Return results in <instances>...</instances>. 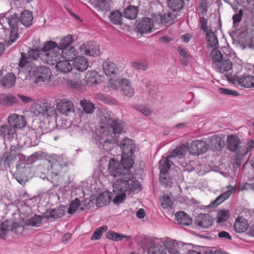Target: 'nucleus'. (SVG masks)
Returning a JSON list of instances; mask_svg holds the SVG:
<instances>
[{
    "mask_svg": "<svg viewBox=\"0 0 254 254\" xmlns=\"http://www.w3.org/2000/svg\"><path fill=\"white\" fill-rule=\"evenodd\" d=\"M80 105L83 110L87 114L92 113L94 110V106L93 103L85 99L80 101Z\"/></svg>",
    "mask_w": 254,
    "mask_h": 254,
    "instance_id": "obj_48",
    "label": "nucleus"
},
{
    "mask_svg": "<svg viewBox=\"0 0 254 254\" xmlns=\"http://www.w3.org/2000/svg\"><path fill=\"white\" fill-rule=\"evenodd\" d=\"M42 218L40 216H35L33 217L28 221V224L33 226L38 227L42 223Z\"/></svg>",
    "mask_w": 254,
    "mask_h": 254,
    "instance_id": "obj_59",
    "label": "nucleus"
},
{
    "mask_svg": "<svg viewBox=\"0 0 254 254\" xmlns=\"http://www.w3.org/2000/svg\"><path fill=\"white\" fill-rule=\"evenodd\" d=\"M189 146L190 153L194 155L206 152L208 147L205 141L200 140L192 141Z\"/></svg>",
    "mask_w": 254,
    "mask_h": 254,
    "instance_id": "obj_13",
    "label": "nucleus"
},
{
    "mask_svg": "<svg viewBox=\"0 0 254 254\" xmlns=\"http://www.w3.org/2000/svg\"><path fill=\"white\" fill-rule=\"evenodd\" d=\"M161 242L170 254H184L180 250L181 244H179L176 240L166 238L162 239Z\"/></svg>",
    "mask_w": 254,
    "mask_h": 254,
    "instance_id": "obj_16",
    "label": "nucleus"
},
{
    "mask_svg": "<svg viewBox=\"0 0 254 254\" xmlns=\"http://www.w3.org/2000/svg\"><path fill=\"white\" fill-rule=\"evenodd\" d=\"M51 167L48 169L47 178L55 186L64 182L66 171V160L60 156L52 155L49 160Z\"/></svg>",
    "mask_w": 254,
    "mask_h": 254,
    "instance_id": "obj_6",
    "label": "nucleus"
},
{
    "mask_svg": "<svg viewBox=\"0 0 254 254\" xmlns=\"http://www.w3.org/2000/svg\"><path fill=\"white\" fill-rule=\"evenodd\" d=\"M30 112L37 117H56V110L54 107L48 105L45 100L35 101L32 105Z\"/></svg>",
    "mask_w": 254,
    "mask_h": 254,
    "instance_id": "obj_7",
    "label": "nucleus"
},
{
    "mask_svg": "<svg viewBox=\"0 0 254 254\" xmlns=\"http://www.w3.org/2000/svg\"><path fill=\"white\" fill-rule=\"evenodd\" d=\"M72 67L76 70L83 71L88 67L87 59L83 56H77L72 61Z\"/></svg>",
    "mask_w": 254,
    "mask_h": 254,
    "instance_id": "obj_19",
    "label": "nucleus"
},
{
    "mask_svg": "<svg viewBox=\"0 0 254 254\" xmlns=\"http://www.w3.org/2000/svg\"><path fill=\"white\" fill-rule=\"evenodd\" d=\"M100 79L99 75L95 70H89L86 73L85 80L87 85L89 86L99 83Z\"/></svg>",
    "mask_w": 254,
    "mask_h": 254,
    "instance_id": "obj_24",
    "label": "nucleus"
},
{
    "mask_svg": "<svg viewBox=\"0 0 254 254\" xmlns=\"http://www.w3.org/2000/svg\"><path fill=\"white\" fill-rule=\"evenodd\" d=\"M227 188L228 189V190L220 194L214 200L212 201L209 205V207L217 206L224 201L228 199L232 194L234 193L236 189L235 186L231 187L230 186H228L227 187Z\"/></svg>",
    "mask_w": 254,
    "mask_h": 254,
    "instance_id": "obj_18",
    "label": "nucleus"
},
{
    "mask_svg": "<svg viewBox=\"0 0 254 254\" xmlns=\"http://www.w3.org/2000/svg\"><path fill=\"white\" fill-rule=\"evenodd\" d=\"M77 54V51L73 46L60 49L58 48L57 43L50 41L44 43L43 48L41 49L40 56L43 63L50 65H54L62 59L68 61H73Z\"/></svg>",
    "mask_w": 254,
    "mask_h": 254,
    "instance_id": "obj_4",
    "label": "nucleus"
},
{
    "mask_svg": "<svg viewBox=\"0 0 254 254\" xmlns=\"http://www.w3.org/2000/svg\"><path fill=\"white\" fill-rule=\"evenodd\" d=\"M17 152L11 149L10 152L4 153L2 157V160L7 165L13 164L17 160Z\"/></svg>",
    "mask_w": 254,
    "mask_h": 254,
    "instance_id": "obj_27",
    "label": "nucleus"
},
{
    "mask_svg": "<svg viewBox=\"0 0 254 254\" xmlns=\"http://www.w3.org/2000/svg\"><path fill=\"white\" fill-rule=\"evenodd\" d=\"M19 18L12 9L0 14V37L6 34L5 43L7 47L10 46L18 38V29L21 25Z\"/></svg>",
    "mask_w": 254,
    "mask_h": 254,
    "instance_id": "obj_5",
    "label": "nucleus"
},
{
    "mask_svg": "<svg viewBox=\"0 0 254 254\" xmlns=\"http://www.w3.org/2000/svg\"><path fill=\"white\" fill-rule=\"evenodd\" d=\"M188 151H189V146L188 144H183L174 149L170 154L165 157H167L169 160H170L171 158L175 157L181 158L186 154Z\"/></svg>",
    "mask_w": 254,
    "mask_h": 254,
    "instance_id": "obj_22",
    "label": "nucleus"
},
{
    "mask_svg": "<svg viewBox=\"0 0 254 254\" xmlns=\"http://www.w3.org/2000/svg\"><path fill=\"white\" fill-rule=\"evenodd\" d=\"M109 17L110 21L115 24L119 25L122 23V13L120 10L111 12Z\"/></svg>",
    "mask_w": 254,
    "mask_h": 254,
    "instance_id": "obj_40",
    "label": "nucleus"
},
{
    "mask_svg": "<svg viewBox=\"0 0 254 254\" xmlns=\"http://www.w3.org/2000/svg\"><path fill=\"white\" fill-rule=\"evenodd\" d=\"M71 195V191L68 187L64 186L63 188H61L58 193V196L59 199L61 198L64 199L68 198L69 196Z\"/></svg>",
    "mask_w": 254,
    "mask_h": 254,
    "instance_id": "obj_52",
    "label": "nucleus"
},
{
    "mask_svg": "<svg viewBox=\"0 0 254 254\" xmlns=\"http://www.w3.org/2000/svg\"><path fill=\"white\" fill-rule=\"evenodd\" d=\"M161 207L164 209H168L172 207L173 202L169 195H164L160 198Z\"/></svg>",
    "mask_w": 254,
    "mask_h": 254,
    "instance_id": "obj_50",
    "label": "nucleus"
},
{
    "mask_svg": "<svg viewBox=\"0 0 254 254\" xmlns=\"http://www.w3.org/2000/svg\"><path fill=\"white\" fill-rule=\"evenodd\" d=\"M210 145L214 150H220L223 144L221 137L217 135H214L211 137L210 141Z\"/></svg>",
    "mask_w": 254,
    "mask_h": 254,
    "instance_id": "obj_45",
    "label": "nucleus"
},
{
    "mask_svg": "<svg viewBox=\"0 0 254 254\" xmlns=\"http://www.w3.org/2000/svg\"><path fill=\"white\" fill-rule=\"evenodd\" d=\"M131 66L134 69L137 70H146L148 67V64L146 62H133L131 63Z\"/></svg>",
    "mask_w": 254,
    "mask_h": 254,
    "instance_id": "obj_56",
    "label": "nucleus"
},
{
    "mask_svg": "<svg viewBox=\"0 0 254 254\" xmlns=\"http://www.w3.org/2000/svg\"><path fill=\"white\" fill-rule=\"evenodd\" d=\"M79 208L82 210L84 209V208L81 206L80 201L79 199L78 198H76L69 204V206L67 209L68 213L70 214H73Z\"/></svg>",
    "mask_w": 254,
    "mask_h": 254,
    "instance_id": "obj_41",
    "label": "nucleus"
},
{
    "mask_svg": "<svg viewBox=\"0 0 254 254\" xmlns=\"http://www.w3.org/2000/svg\"><path fill=\"white\" fill-rule=\"evenodd\" d=\"M101 100H102L105 103L109 104L115 105L117 103V102L116 100L112 99L105 95H102V98H101Z\"/></svg>",
    "mask_w": 254,
    "mask_h": 254,
    "instance_id": "obj_63",
    "label": "nucleus"
},
{
    "mask_svg": "<svg viewBox=\"0 0 254 254\" xmlns=\"http://www.w3.org/2000/svg\"><path fill=\"white\" fill-rule=\"evenodd\" d=\"M65 207L63 206H60L57 209H53L49 211L50 217L54 219L60 218L65 214Z\"/></svg>",
    "mask_w": 254,
    "mask_h": 254,
    "instance_id": "obj_47",
    "label": "nucleus"
},
{
    "mask_svg": "<svg viewBox=\"0 0 254 254\" xmlns=\"http://www.w3.org/2000/svg\"><path fill=\"white\" fill-rule=\"evenodd\" d=\"M15 80V75L12 73H9L2 77L1 83L3 86L9 88L14 86Z\"/></svg>",
    "mask_w": 254,
    "mask_h": 254,
    "instance_id": "obj_33",
    "label": "nucleus"
},
{
    "mask_svg": "<svg viewBox=\"0 0 254 254\" xmlns=\"http://www.w3.org/2000/svg\"><path fill=\"white\" fill-rule=\"evenodd\" d=\"M148 254H166V249L161 245L154 244L148 249Z\"/></svg>",
    "mask_w": 254,
    "mask_h": 254,
    "instance_id": "obj_43",
    "label": "nucleus"
},
{
    "mask_svg": "<svg viewBox=\"0 0 254 254\" xmlns=\"http://www.w3.org/2000/svg\"><path fill=\"white\" fill-rule=\"evenodd\" d=\"M172 164L170 160L163 156L159 161V169L160 170V181L161 183L165 185H168L171 179L168 176L167 172Z\"/></svg>",
    "mask_w": 254,
    "mask_h": 254,
    "instance_id": "obj_9",
    "label": "nucleus"
},
{
    "mask_svg": "<svg viewBox=\"0 0 254 254\" xmlns=\"http://www.w3.org/2000/svg\"><path fill=\"white\" fill-rule=\"evenodd\" d=\"M121 87L124 95L131 97L134 95V88L130 85L129 81L127 79L122 78V85Z\"/></svg>",
    "mask_w": 254,
    "mask_h": 254,
    "instance_id": "obj_28",
    "label": "nucleus"
},
{
    "mask_svg": "<svg viewBox=\"0 0 254 254\" xmlns=\"http://www.w3.org/2000/svg\"><path fill=\"white\" fill-rule=\"evenodd\" d=\"M15 132V129L10 125H2L0 127V134L3 137H13Z\"/></svg>",
    "mask_w": 254,
    "mask_h": 254,
    "instance_id": "obj_32",
    "label": "nucleus"
},
{
    "mask_svg": "<svg viewBox=\"0 0 254 254\" xmlns=\"http://www.w3.org/2000/svg\"><path fill=\"white\" fill-rule=\"evenodd\" d=\"M106 238L109 240L115 241H120L123 239L126 238L127 240H130V236H126L124 234L116 233L114 231H109L106 234Z\"/></svg>",
    "mask_w": 254,
    "mask_h": 254,
    "instance_id": "obj_34",
    "label": "nucleus"
},
{
    "mask_svg": "<svg viewBox=\"0 0 254 254\" xmlns=\"http://www.w3.org/2000/svg\"><path fill=\"white\" fill-rule=\"evenodd\" d=\"M79 51L81 54L87 56L96 57L100 53L98 45L92 41L82 44L79 48Z\"/></svg>",
    "mask_w": 254,
    "mask_h": 254,
    "instance_id": "obj_11",
    "label": "nucleus"
},
{
    "mask_svg": "<svg viewBox=\"0 0 254 254\" xmlns=\"http://www.w3.org/2000/svg\"><path fill=\"white\" fill-rule=\"evenodd\" d=\"M254 148V139H250L247 143V147L241 146L238 149V153L242 156H245Z\"/></svg>",
    "mask_w": 254,
    "mask_h": 254,
    "instance_id": "obj_37",
    "label": "nucleus"
},
{
    "mask_svg": "<svg viewBox=\"0 0 254 254\" xmlns=\"http://www.w3.org/2000/svg\"><path fill=\"white\" fill-rule=\"evenodd\" d=\"M199 10L202 13L205 12L207 9V0H199Z\"/></svg>",
    "mask_w": 254,
    "mask_h": 254,
    "instance_id": "obj_62",
    "label": "nucleus"
},
{
    "mask_svg": "<svg viewBox=\"0 0 254 254\" xmlns=\"http://www.w3.org/2000/svg\"><path fill=\"white\" fill-rule=\"evenodd\" d=\"M67 85L74 89H77L81 86V83L80 80L77 78L73 80L69 79L67 82Z\"/></svg>",
    "mask_w": 254,
    "mask_h": 254,
    "instance_id": "obj_58",
    "label": "nucleus"
},
{
    "mask_svg": "<svg viewBox=\"0 0 254 254\" xmlns=\"http://www.w3.org/2000/svg\"><path fill=\"white\" fill-rule=\"evenodd\" d=\"M136 27L141 34L152 32L154 27L153 20L148 17H144L138 21Z\"/></svg>",
    "mask_w": 254,
    "mask_h": 254,
    "instance_id": "obj_17",
    "label": "nucleus"
},
{
    "mask_svg": "<svg viewBox=\"0 0 254 254\" xmlns=\"http://www.w3.org/2000/svg\"><path fill=\"white\" fill-rule=\"evenodd\" d=\"M120 147L122 150V159H123V164L126 161L127 162V167L132 166L133 164L132 156L135 149L134 141L129 138H125L122 141Z\"/></svg>",
    "mask_w": 254,
    "mask_h": 254,
    "instance_id": "obj_8",
    "label": "nucleus"
},
{
    "mask_svg": "<svg viewBox=\"0 0 254 254\" xmlns=\"http://www.w3.org/2000/svg\"><path fill=\"white\" fill-rule=\"evenodd\" d=\"M227 78L236 85H239L246 88L254 87V76L248 74H244L241 76L235 75L231 79L227 76Z\"/></svg>",
    "mask_w": 254,
    "mask_h": 254,
    "instance_id": "obj_12",
    "label": "nucleus"
},
{
    "mask_svg": "<svg viewBox=\"0 0 254 254\" xmlns=\"http://www.w3.org/2000/svg\"><path fill=\"white\" fill-rule=\"evenodd\" d=\"M121 164L114 159H111L108 162V171L109 174L114 177H121L113 184V192L115 194L114 202L115 204H120L126 198L127 194H129L138 191L140 185L139 182L134 179L133 175L130 173V169L132 166L128 167L127 162L123 164V159Z\"/></svg>",
    "mask_w": 254,
    "mask_h": 254,
    "instance_id": "obj_1",
    "label": "nucleus"
},
{
    "mask_svg": "<svg viewBox=\"0 0 254 254\" xmlns=\"http://www.w3.org/2000/svg\"><path fill=\"white\" fill-rule=\"evenodd\" d=\"M107 230V227L106 226H101L96 230L94 232L91 239L97 240L100 239L103 233Z\"/></svg>",
    "mask_w": 254,
    "mask_h": 254,
    "instance_id": "obj_54",
    "label": "nucleus"
},
{
    "mask_svg": "<svg viewBox=\"0 0 254 254\" xmlns=\"http://www.w3.org/2000/svg\"><path fill=\"white\" fill-rule=\"evenodd\" d=\"M41 50L30 49L27 53H22L19 60V66L21 68L19 72V78L23 80H27L32 76L35 77L34 82L38 85L43 83L51 85L52 74L49 68L45 66L36 67L33 60L39 59Z\"/></svg>",
    "mask_w": 254,
    "mask_h": 254,
    "instance_id": "obj_2",
    "label": "nucleus"
},
{
    "mask_svg": "<svg viewBox=\"0 0 254 254\" xmlns=\"http://www.w3.org/2000/svg\"><path fill=\"white\" fill-rule=\"evenodd\" d=\"M137 10L134 6H130L124 10V16L128 19H134L136 17Z\"/></svg>",
    "mask_w": 254,
    "mask_h": 254,
    "instance_id": "obj_46",
    "label": "nucleus"
},
{
    "mask_svg": "<svg viewBox=\"0 0 254 254\" xmlns=\"http://www.w3.org/2000/svg\"><path fill=\"white\" fill-rule=\"evenodd\" d=\"M99 125L96 140H98L100 147L106 151H110L117 143L116 134L124 132V124L121 120H112L108 116L103 115L100 117Z\"/></svg>",
    "mask_w": 254,
    "mask_h": 254,
    "instance_id": "obj_3",
    "label": "nucleus"
},
{
    "mask_svg": "<svg viewBox=\"0 0 254 254\" xmlns=\"http://www.w3.org/2000/svg\"><path fill=\"white\" fill-rule=\"evenodd\" d=\"M218 91L220 93L224 95H231L233 96H237L239 95V93L237 91L227 88H219Z\"/></svg>",
    "mask_w": 254,
    "mask_h": 254,
    "instance_id": "obj_61",
    "label": "nucleus"
},
{
    "mask_svg": "<svg viewBox=\"0 0 254 254\" xmlns=\"http://www.w3.org/2000/svg\"><path fill=\"white\" fill-rule=\"evenodd\" d=\"M9 124L15 129V128H22L26 125V121L23 116L13 113L9 115L7 118Z\"/></svg>",
    "mask_w": 254,
    "mask_h": 254,
    "instance_id": "obj_14",
    "label": "nucleus"
},
{
    "mask_svg": "<svg viewBox=\"0 0 254 254\" xmlns=\"http://www.w3.org/2000/svg\"><path fill=\"white\" fill-rule=\"evenodd\" d=\"M122 85V79H111L108 82V86L112 89H117Z\"/></svg>",
    "mask_w": 254,
    "mask_h": 254,
    "instance_id": "obj_55",
    "label": "nucleus"
},
{
    "mask_svg": "<svg viewBox=\"0 0 254 254\" xmlns=\"http://www.w3.org/2000/svg\"><path fill=\"white\" fill-rule=\"evenodd\" d=\"M198 11L199 14V17H200V23L201 25V28L202 30L205 31L207 30V20L206 19L204 18L203 16L204 14H206L207 10L205 12H204L203 13L201 12L199 10V7H198Z\"/></svg>",
    "mask_w": 254,
    "mask_h": 254,
    "instance_id": "obj_57",
    "label": "nucleus"
},
{
    "mask_svg": "<svg viewBox=\"0 0 254 254\" xmlns=\"http://www.w3.org/2000/svg\"><path fill=\"white\" fill-rule=\"evenodd\" d=\"M197 224L203 228H207L212 224V220L208 214H203L197 219Z\"/></svg>",
    "mask_w": 254,
    "mask_h": 254,
    "instance_id": "obj_36",
    "label": "nucleus"
},
{
    "mask_svg": "<svg viewBox=\"0 0 254 254\" xmlns=\"http://www.w3.org/2000/svg\"><path fill=\"white\" fill-rule=\"evenodd\" d=\"M176 18V15L173 13L168 12L161 17V22L163 24L169 26L173 23Z\"/></svg>",
    "mask_w": 254,
    "mask_h": 254,
    "instance_id": "obj_39",
    "label": "nucleus"
},
{
    "mask_svg": "<svg viewBox=\"0 0 254 254\" xmlns=\"http://www.w3.org/2000/svg\"><path fill=\"white\" fill-rule=\"evenodd\" d=\"M102 66L103 71L107 76H110L117 73V67L116 64L112 61H107L104 62Z\"/></svg>",
    "mask_w": 254,
    "mask_h": 254,
    "instance_id": "obj_26",
    "label": "nucleus"
},
{
    "mask_svg": "<svg viewBox=\"0 0 254 254\" xmlns=\"http://www.w3.org/2000/svg\"><path fill=\"white\" fill-rule=\"evenodd\" d=\"M249 226L247 220L239 216L235 220L234 228L237 233H241L245 232L248 229Z\"/></svg>",
    "mask_w": 254,
    "mask_h": 254,
    "instance_id": "obj_23",
    "label": "nucleus"
},
{
    "mask_svg": "<svg viewBox=\"0 0 254 254\" xmlns=\"http://www.w3.org/2000/svg\"><path fill=\"white\" fill-rule=\"evenodd\" d=\"M23 230V227L18 223L11 221H6L0 224V237L4 238L10 231L20 233Z\"/></svg>",
    "mask_w": 254,
    "mask_h": 254,
    "instance_id": "obj_10",
    "label": "nucleus"
},
{
    "mask_svg": "<svg viewBox=\"0 0 254 254\" xmlns=\"http://www.w3.org/2000/svg\"><path fill=\"white\" fill-rule=\"evenodd\" d=\"M211 55L213 62V66L222 60V54L217 49H213L211 53Z\"/></svg>",
    "mask_w": 254,
    "mask_h": 254,
    "instance_id": "obj_53",
    "label": "nucleus"
},
{
    "mask_svg": "<svg viewBox=\"0 0 254 254\" xmlns=\"http://www.w3.org/2000/svg\"><path fill=\"white\" fill-rule=\"evenodd\" d=\"M57 109L61 114L66 115L74 111L73 104L70 100L66 99L58 100Z\"/></svg>",
    "mask_w": 254,
    "mask_h": 254,
    "instance_id": "obj_15",
    "label": "nucleus"
},
{
    "mask_svg": "<svg viewBox=\"0 0 254 254\" xmlns=\"http://www.w3.org/2000/svg\"><path fill=\"white\" fill-rule=\"evenodd\" d=\"M228 147L232 151H235L240 144V139L238 136L233 135H229L227 137Z\"/></svg>",
    "mask_w": 254,
    "mask_h": 254,
    "instance_id": "obj_35",
    "label": "nucleus"
},
{
    "mask_svg": "<svg viewBox=\"0 0 254 254\" xmlns=\"http://www.w3.org/2000/svg\"><path fill=\"white\" fill-rule=\"evenodd\" d=\"M112 3V0H98L96 4L101 10L107 11L110 9Z\"/></svg>",
    "mask_w": 254,
    "mask_h": 254,
    "instance_id": "obj_49",
    "label": "nucleus"
},
{
    "mask_svg": "<svg viewBox=\"0 0 254 254\" xmlns=\"http://www.w3.org/2000/svg\"><path fill=\"white\" fill-rule=\"evenodd\" d=\"M112 197H114L113 201L114 203V193L112 194L111 192L108 190H104L100 193L96 198V205L99 207L105 205L110 201Z\"/></svg>",
    "mask_w": 254,
    "mask_h": 254,
    "instance_id": "obj_21",
    "label": "nucleus"
},
{
    "mask_svg": "<svg viewBox=\"0 0 254 254\" xmlns=\"http://www.w3.org/2000/svg\"><path fill=\"white\" fill-rule=\"evenodd\" d=\"M18 97L20 99V100L24 104H28L32 102L33 99L31 97L27 96H25L22 94H18Z\"/></svg>",
    "mask_w": 254,
    "mask_h": 254,
    "instance_id": "obj_64",
    "label": "nucleus"
},
{
    "mask_svg": "<svg viewBox=\"0 0 254 254\" xmlns=\"http://www.w3.org/2000/svg\"><path fill=\"white\" fill-rule=\"evenodd\" d=\"M69 62V61H66V60L63 61L59 60L55 64H56V69L64 73L70 71L72 68V66Z\"/></svg>",
    "mask_w": 254,
    "mask_h": 254,
    "instance_id": "obj_31",
    "label": "nucleus"
},
{
    "mask_svg": "<svg viewBox=\"0 0 254 254\" xmlns=\"http://www.w3.org/2000/svg\"><path fill=\"white\" fill-rule=\"evenodd\" d=\"M18 102V99L13 96L4 94L0 95V103L2 105L11 106Z\"/></svg>",
    "mask_w": 254,
    "mask_h": 254,
    "instance_id": "obj_29",
    "label": "nucleus"
},
{
    "mask_svg": "<svg viewBox=\"0 0 254 254\" xmlns=\"http://www.w3.org/2000/svg\"><path fill=\"white\" fill-rule=\"evenodd\" d=\"M206 38L208 41V45L209 47L216 48L218 45V41L214 32L209 30L207 31Z\"/></svg>",
    "mask_w": 254,
    "mask_h": 254,
    "instance_id": "obj_38",
    "label": "nucleus"
},
{
    "mask_svg": "<svg viewBox=\"0 0 254 254\" xmlns=\"http://www.w3.org/2000/svg\"><path fill=\"white\" fill-rule=\"evenodd\" d=\"M176 219L179 224L188 226L191 222V219L189 217L188 215L183 211H180L176 213L175 215Z\"/></svg>",
    "mask_w": 254,
    "mask_h": 254,
    "instance_id": "obj_30",
    "label": "nucleus"
},
{
    "mask_svg": "<svg viewBox=\"0 0 254 254\" xmlns=\"http://www.w3.org/2000/svg\"><path fill=\"white\" fill-rule=\"evenodd\" d=\"M73 42V40L72 36L70 35H67L61 39L59 45H58V48L64 49L69 48Z\"/></svg>",
    "mask_w": 254,
    "mask_h": 254,
    "instance_id": "obj_44",
    "label": "nucleus"
},
{
    "mask_svg": "<svg viewBox=\"0 0 254 254\" xmlns=\"http://www.w3.org/2000/svg\"><path fill=\"white\" fill-rule=\"evenodd\" d=\"M237 189L240 191L249 190H254V184L247 183H241L237 186Z\"/></svg>",
    "mask_w": 254,
    "mask_h": 254,
    "instance_id": "obj_60",
    "label": "nucleus"
},
{
    "mask_svg": "<svg viewBox=\"0 0 254 254\" xmlns=\"http://www.w3.org/2000/svg\"><path fill=\"white\" fill-rule=\"evenodd\" d=\"M33 19L32 12L28 10L23 11L19 17L21 24L25 27H29L31 25Z\"/></svg>",
    "mask_w": 254,
    "mask_h": 254,
    "instance_id": "obj_25",
    "label": "nucleus"
},
{
    "mask_svg": "<svg viewBox=\"0 0 254 254\" xmlns=\"http://www.w3.org/2000/svg\"><path fill=\"white\" fill-rule=\"evenodd\" d=\"M184 3L183 0H168V5L169 7L174 11H179L184 6Z\"/></svg>",
    "mask_w": 254,
    "mask_h": 254,
    "instance_id": "obj_42",
    "label": "nucleus"
},
{
    "mask_svg": "<svg viewBox=\"0 0 254 254\" xmlns=\"http://www.w3.org/2000/svg\"><path fill=\"white\" fill-rule=\"evenodd\" d=\"M229 215L230 213L228 210L222 209L219 210L217 213V222L218 223H220L222 222L227 221L229 218Z\"/></svg>",
    "mask_w": 254,
    "mask_h": 254,
    "instance_id": "obj_51",
    "label": "nucleus"
},
{
    "mask_svg": "<svg viewBox=\"0 0 254 254\" xmlns=\"http://www.w3.org/2000/svg\"><path fill=\"white\" fill-rule=\"evenodd\" d=\"M214 67L218 72L224 73L226 75V77L228 76L231 78H233L232 76H230L227 75V73L228 72L232 70V63L228 60H223L221 62H219V63L217 64H215Z\"/></svg>",
    "mask_w": 254,
    "mask_h": 254,
    "instance_id": "obj_20",
    "label": "nucleus"
}]
</instances>
